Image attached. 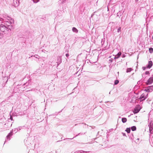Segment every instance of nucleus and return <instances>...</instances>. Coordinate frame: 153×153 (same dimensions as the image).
<instances>
[{
  "instance_id": "1",
  "label": "nucleus",
  "mask_w": 153,
  "mask_h": 153,
  "mask_svg": "<svg viewBox=\"0 0 153 153\" xmlns=\"http://www.w3.org/2000/svg\"><path fill=\"white\" fill-rule=\"evenodd\" d=\"M8 29L6 27L3 25H1L0 26V30L2 32L7 33L8 31Z\"/></svg>"
},
{
  "instance_id": "2",
  "label": "nucleus",
  "mask_w": 153,
  "mask_h": 153,
  "mask_svg": "<svg viewBox=\"0 0 153 153\" xmlns=\"http://www.w3.org/2000/svg\"><path fill=\"white\" fill-rule=\"evenodd\" d=\"M146 98V95L144 93L143 94L141 95L139 99L141 100V101H143L145 100Z\"/></svg>"
},
{
  "instance_id": "3",
  "label": "nucleus",
  "mask_w": 153,
  "mask_h": 153,
  "mask_svg": "<svg viewBox=\"0 0 153 153\" xmlns=\"http://www.w3.org/2000/svg\"><path fill=\"white\" fill-rule=\"evenodd\" d=\"M153 82V77H150L147 81L146 84L147 85L150 84Z\"/></svg>"
},
{
  "instance_id": "4",
  "label": "nucleus",
  "mask_w": 153,
  "mask_h": 153,
  "mask_svg": "<svg viewBox=\"0 0 153 153\" xmlns=\"http://www.w3.org/2000/svg\"><path fill=\"white\" fill-rule=\"evenodd\" d=\"M152 65V61H150L149 62L148 64L147 67L149 68H150Z\"/></svg>"
},
{
  "instance_id": "5",
  "label": "nucleus",
  "mask_w": 153,
  "mask_h": 153,
  "mask_svg": "<svg viewBox=\"0 0 153 153\" xmlns=\"http://www.w3.org/2000/svg\"><path fill=\"white\" fill-rule=\"evenodd\" d=\"M121 54V53L120 52H119L118 54L116 55L115 57V59H118V58L120 55Z\"/></svg>"
},
{
  "instance_id": "6",
  "label": "nucleus",
  "mask_w": 153,
  "mask_h": 153,
  "mask_svg": "<svg viewBox=\"0 0 153 153\" xmlns=\"http://www.w3.org/2000/svg\"><path fill=\"white\" fill-rule=\"evenodd\" d=\"M140 111V109H137V108H135L134 109V111H133L134 113H138Z\"/></svg>"
},
{
  "instance_id": "7",
  "label": "nucleus",
  "mask_w": 153,
  "mask_h": 153,
  "mask_svg": "<svg viewBox=\"0 0 153 153\" xmlns=\"http://www.w3.org/2000/svg\"><path fill=\"white\" fill-rule=\"evenodd\" d=\"M122 121L123 123H125L126 122L127 119L125 117L123 118L122 119Z\"/></svg>"
},
{
  "instance_id": "8",
  "label": "nucleus",
  "mask_w": 153,
  "mask_h": 153,
  "mask_svg": "<svg viewBox=\"0 0 153 153\" xmlns=\"http://www.w3.org/2000/svg\"><path fill=\"white\" fill-rule=\"evenodd\" d=\"M73 31L75 33H77L78 32V30L75 27H74L72 28Z\"/></svg>"
},
{
  "instance_id": "9",
  "label": "nucleus",
  "mask_w": 153,
  "mask_h": 153,
  "mask_svg": "<svg viewBox=\"0 0 153 153\" xmlns=\"http://www.w3.org/2000/svg\"><path fill=\"white\" fill-rule=\"evenodd\" d=\"M130 128H127L126 130V131L128 133H130Z\"/></svg>"
},
{
  "instance_id": "10",
  "label": "nucleus",
  "mask_w": 153,
  "mask_h": 153,
  "mask_svg": "<svg viewBox=\"0 0 153 153\" xmlns=\"http://www.w3.org/2000/svg\"><path fill=\"white\" fill-rule=\"evenodd\" d=\"M149 51L150 53H152L153 52V48H150L149 49Z\"/></svg>"
},
{
  "instance_id": "11",
  "label": "nucleus",
  "mask_w": 153,
  "mask_h": 153,
  "mask_svg": "<svg viewBox=\"0 0 153 153\" xmlns=\"http://www.w3.org/2000/svg\"><path fill=\"white\" fill-rule=\"evenodd\" d=\"M136 129V128L135 126H133L131 127V129L132 131H135Z\"/></svg>"
},
{
  "instance_id": "12",
  "label": "nucleus",
  "mask_w": 153,
  "mask_h": 153,
  "mask_svg": "<svg viewBox=\"0 0 153 153\" xmlns=\"http://www.w3.org/2000/svg\"><path fill=\"white\" fill-rule=\"evenodd\" d=\"M119 82V81L118 80H115L114 82V84L115 85H117Z\"/></svg>"
},
{
  "instance_id": "13",
  "label": "nucleus",
  "mask_w": 153,
  "mask_h": 153,
  "mask_svg": "<svg viewBox=\"0 0 153 153\" xmlns=\"http://www.w3.org/2000/svg\"><path fill=\"white\" fill-rule=\"evenodd\" d=\"M33 1L34 3H37L38 2L39 0H33Z\"/></svg>"
},
{
  "instance_id": "14",
  "label": "nucleus",
  "mask_w": 153,
  "mask_h": 153,
  "mask_svg": "<svg viewBox=\"0 0 153 153\" xmlns=\"http://www.w3.org/2000/svg\"><path fill=\"white\" fill-rule=\"evenodd\" d=\"M121 27H119V28H118V30H117V31H118V32H119L120 31H121Z\"/></svg>"
},
{
  "instance_id": "15",
  "label": "nucleus",
  "mask_w": 153,
  "mask_h": 153,
  "mask_svg": "<svg viewBox=\"0 0 153 153\" xmlns=\"http://www.w3.org/2000/svg\"><path fill=\"white\" fill-rule=\"evenodd\" d=\"M149 74V71H146L145 72V74Z\"/></svg>"
},
{
  "instance_id": "16",
  "label": "nucleus",
  "mask_w": 153,
  "mask_h": 153,
  "mask_svg": "<svg viewBox=\"0 0 153 153\" xmlns=\"http://www.w3.org/2000/svg\"><path fill=\"white\" fill-rule=\"evenodd\" d=\"M66 56H67V57H68L69 56V54H66Z\"/></svg>"
},
{
  "instance_id": "17",
  "label": "nucleus",
  "mask_w": 153,
  "mask_h": 153,
  "mask_svg": "<svg viewBox=\"0 0 153 153\" xmlns=\"http://www.w3.org/2000/svg\"><path fill=\"white\" fill-rule=\"evenodd\" d=\"M11 120H12V117H11Z\"/></svg>"
},
{
  "instance_id": "18",
  "label": "nucleus",
  "mask_w": 153,
  "mask_h": 153,
  "mask_svg": "<svg viewBox=\"0 0 153 153\" xmlns=\"http://www.w3.org/2000/svg\"><path fill=\"white\" fill-rule=\"evenodd\" d=\"M152 39H153V37H152Z\"/></svg>"
}]
</instances>
